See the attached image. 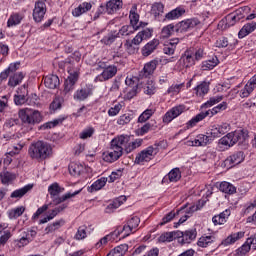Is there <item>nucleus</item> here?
I'll return each instance as SVG.
<instances>
[{"label": "nucleus", "instance_id": "f257e3e1", "mask_svg": "<svg viewBox=\"0 0 256 256\" xmlns=\"http://www.w3.org/2000/svg\"><path fill=\"white\" fill-rule=\"evenodd\" d=\"M143 145V139L138 138L131 142V136L122 134L116 136L110 142V149L116 152V155L123 157V151L126 153H132L135 149H139Z\"/></svg>", "mask_w": 256, "mask_h": 256}, {"label": "nucleus", "instance_id": "f03ea898", "mask_svg": "<svg viewBox=\"0 0 256 256\" xmlns=\"http://www.w3.org/2000/svg\"><path fill=\"white\" fill-rule=\"evenodd\" d=\"M53 148L47 142L37 141L30 144L28 148V155L30 159L34 161H45L48 157H51Z\"/></svg>", "mask_w": 256, "mask_h": 256}, {"label": "nucleus", "instance_id": "7ed1b4c3", "mask_svg": "<svg viewBox=\"0 0 256 256\" xmlns=\"http://www.w3.org/2000/svg\"><path fill=\"white\" fill-rule=\"evenodd\" d=\"M153 37V29L146 28L137 33V35L132 40H126L124 42V49L129 55H135L137 51H139V45L143 43V41H147Z\"/></svg>", "mask_w": 256, "mask_h": 256}, {"label": "nucleus", "instance_id": "20e7f679", "mask_svg": "<svg viewBox=\"0 0 256 256\" xmlns=\"http://www.w3.org/2000/svg\"><path fill=\"white\" fill-rule=\"evenodd\" d=\"M227 107V102H222L212 109L198 113L185 124V129H193V127L197 126V123H201V121H203L206 117H215V115H218V113H222V111L227 110Z\"/></svg>", "mask_w": 256, "mask_h": 256}, {"label": "nucleus", "instance_id": "39448f33", "mask_svg": "<svg viewBox=\"0 0 256 256\" xmlns=\"http://www.w3.org/2000/svg\"><path fill=\"white\" fill-rule=\"evenodd\" d=\"M63 191H65V188L60 187L59 183L54 182L52 183L49 187H48V193L53 201L54 205H61V203H65V201H67V199H71L72 197H75V195H79V193H81V191H75L73 193L68 192L62 196L61 193H63Z\"/></svg>", "mask_w": 256, "mask_h": 256}, {"label": "nucleus", "instance_id": "423d86ee", "mask_svg": "<svg viewBox=\"0 0 256 256\" xmlns=\"http://www.w3.org/2000/svg\"><path fill=\"white\" fill-rule=\"evenodd\" d=\"M249 137V132L247 130H236L230 132L220 139V144L225 145V147H233L236 143H245Z\"/></svg>", "mask_w": 256, "mask_h": 256}, {"label": "nucleus", "instance_id": "0eeeda50", "mask_svg": "<svg viewBox=\"0 0 256 256\" xmlns=\"http://www.w3.org/2000/svg\"><path fill=\"white\" fill-rule=\"evenodd\" d=\"M18 115L23 125H29L30 127L43 121V116H41L39 110L24 108L18 112Z\"/></svg>", "mask_w": 256, "mask_h": 256}, {"label": "nucleus", "instance_id": "6e6552de", "mask_svg": "<svg viewBox=\"0 0 256 256\" xmlns=\"http://www.w3.org/2000/svg\"><path fill=\"white\" fill-rule=\"evenodd\" d=\"M139 223H141V219L138 216H132L123 226V228L121 230H116L114 234L122 235L123 238L129 237L131 233L137 232V227H139Z\"/></svg>", "mask_w": 256, "mask_h": 256}, {"label": "nucleus", "instance_id": "1a4fd4ad", "mask_svg": "<svg viewBox=\"0 0 256 256\" xmlns=\"http://www.w3.org/2000/svg\"><path fill=\"white\" fill-rule=\"evenodd\" d=\"M155 155H157V148L148 146L136 155L134 163L136 165H144L145 163H149V161H153Z\"/></svg>", "mask_w": 256, "mask_h": 256}, {"label": "nucleus", "instance_id": "9d476101", "mask_svg": "<svg viewBox=\"0 0 256 256\" xmlns=\"http://www.w3.org/2000/svg\"><path fill=\"white\" fill-rule=\"evenodd\" d=\"M125 83L127 85L125 99L131 101V99H133V97H136L137 93H139V78L135 76H128L125 79Z\"/></svg>", "mask_w": 256, "mask_h": 256}, {"label": "nucleus", "instance_id": "9b49d317", "mask_svg": "<svg viewBox=\"0 0 256 256\" xmlns=\"http://www.w3.org/2000/svg\"><path fill=\"white\" fill-rule=\"evenodd\" d=\"M185 112H187V106L185 104L176 105L164 114L162 121L163 123L169 124L173 119H177V117L183 115Z\"/></svg>", "mask_w": 256, "mask_h": 256}, {"label": "nucleus", "instance_id": "f8f14e48", "mask_svg": "<svg viewBox=\"0 0 256 256\" xmlns=\"http://www.w3.org/2000/svg\"><path fill=\"white\" fill-rule=\"evenodd\" d=\"M195 53L191 49H187L181 55L180 59L177 62L179 69H189L195 65Z\"/></svg>", "mask_w": 256, "mask_h": 256}, {"label": "nucleus", "instance_id": "ddd939ff", "mask_svg": "<svg viewBox=\"0 0 256 256\" xmlns=\"http://www.w3.org/2000/svg\"><path fill=\"white\" fill-rule=\"evenodd\" d=\"M69 76L64 82V91L63 93L67 95L70 91H73L75 83L79 81V68L68 69Z\"/></svg>", "mask_w": 256, "mask_h": 256}, {"label": "nucleus", "instance_id": "4468645a", "mask_svg": "<svg viewBox=\"0 0 256 256\" xmlns=\"http://www.w3.org/2000/svg\"><path fill=\"white\" fill-rule=\"evenodd\" d=\"M229 131H231V125L227 122L221 124H214L211 126L210 129V137L212 138L213 141L214 139L223 137V135L229 133Z\"/></svg>", "mask_w": 256, "mask_h": 256}, {"label": "nucleus", "instance_id": "2eb2a0df", "mask_svg": "<svg viewBox=\"0 0 256 256\" xmlns=\"http://www.w3.org/2000/svg\"><path fill=\"white\" fill-rule=\"evenodd\" d=\"M213 141V138H211L210 134H198L194 140H188L185 142V145L188 147H207L209 143Z\"/></svg>", "mask_w": 256, "mask_h": 256}, {"label": "nucleus", "instance_id": "dca6fc26", "mask_svg": "<svg viewBox=\"0 0 256 256\" xmlns=\"http://www.w3.org/2000/svg\"><path fill=\"white\" fill-rule=\"evenodd\" d=\"M200 23L201 21H199V19L197 18L183 20L176 25V32L185 33L190 29H195V27H197V25H200Z\"/></svg>", "mask_w": 256, "mask_h": 256}, {"label": "nucleus", "instance_id": "f3484780", "mask_svg": "<svg viewBox=\"0 0 256 256\" xmlns=\"http://www.w3.org/2000/svg\"><path fill=\"white\" fill-rule=\"evenodd\" d=\"M45 13H47V6L43 1H38L35 3V7L33 10V19L36 23H41L43 21V17H45Z\"/></svg>", "mask_w": 256, "mask_h": 256}, {"label": "nucleus", "instance_id": "a211bd4d", "mask_svg": "<svg viewBox=\"0 0 256 256\" xmlns=\"http://www.w3.org/2000/svg\"><path fill=\"white\" fill-rule=\"evenodd\" d=\"M243 237H245V232L243 231L231 233L222 240L220 245L222 247H229L231 245H235V243H237V241H240V239H243Z\"/></svg>", "mask_w": 256, "mask_h": 256}, {"label": "nucleus", "instance_id": "6ab92c4d", "mask_svg": "<svg viewBox=\"0 0 256 256\" xmlns=\"http://www.w3.org/2000/svg\"><path fill=\"white\" fill-rule=\"evenodd\" d=\"M243 161H245V154L241 151L236 152L234 154H232L230 157H228L225 160V165L226 167H235L236 165H239L241 163H243Z\"/></svg>", "mask_w": 256, "mask_h": 256}, {"label": "nucleus", "instance_id": "aec40b11", "mask_svg": "<svg viewBox=\"0 0 256 256\" xmlns=\"http://www.w3.org/2000/svg\"><path fill=\"white\" fill-rule=\"evenodd\" d=\"M195 239H197V230H186L181 232V236L178 237V243L180 245H189Z\"/></svg>", "mask_w": 256, "mask_h": 256}, {"label": "nucleus", "instance_id": "412c9836", "mask_svg": "<svg viewBox=\"0 0 256 256\" xmlns=\"http://www.w3.org/2000/svg\"><path fill=\"white\" fill-rule=\"evenodd\" d=\"M115 75H117V66H108L98 75V81H109V79H113Z\"/></svg>", "mask_w": 256, "mask_h": 256}, {"label": "nucleus", "instance_id": "4be33fe9", "mask_svg": "<svg viewBox=\"0 0 256 256\" xmlns=\"http://www.w3.org/2000/svg\"><path fill=\"white\" fill-rule=\"evenodd\" d=\"M91 95H93V88L86 85L74 93V99L75 101H85V99Z\"/></svg>", "mask_w": 256, "mask_h": 256}, {"label": "nucleus", "instance_id": "5701e85b", "mask_svg": "<svg viewBox=\"0 0 256 256\" xmlns=\"http://www.w3.org/2000/svg\"><path fill=\"white\" fill-rule=\"evenodd\" d=\"M229 217H231V209H226L223 212H221L220 214L215 215L212 218V223L215 226L225 225V223H227V221L229 220Z\"/></svg>", "mask_w": 256, "mask_h": 256}, {"label": "nucleus", "instance_id": "b1692460", "mask_svg": "<svg viewBox=\"0 0 256 256\" xmlns=\"http://www.w3.org/2000/svg\"><path fill=\"white\" fill-rule=\"evenodd\" d=\"M177 45H179V38H173L164 43L163 53L165 55H174L175 49H177Z\"/></svg>", "mask_w": 256, "mask_h": 256}, {"label": "nucleus", "instance_id": "393cba45", "mask_svg": "<svg viewBox=\"0 0 256 256\" xmlns=\"http://www.w3.org/2000/svg\"><path fill=\"white\" fill-rule=\"evenodd\" d=\"M130 25L133 29L138 30L139 27L143 26V22H139V14H137V6H133L129 14Z\"/></svg>", "mask_w": 256, "mask_h": 256}, {"label": "nucleus", "instance_id": "a878e982", "mask_svg": "<svg viewBox=\"0 0 256 256\" xmlns=\"http://www.w3.org/2000/svg\"><path fill=\"white\" fill-rule=\"evenodd\" d=\"M123 7V1L121 0H110L107 2L104 11H107L108 15H113V13H117L119 9Z\"/></svg>", "mask_w": 256, "mask_h": 256}, {"label": "nucleus", "instance_id": "bb28decb", "mask_svg": "<svg viewBox=\"0 0 256 256\" xmlns=\"http://www.w3.org/2000/svg\"><path fill=\"white\" fill-rule=\"evenodd\" d=\"M181 180V169L174 168L172 169L162 180L163 183H177V181Z\"/></svg>", "mask_w": 256, "mask_h": 256}, {"label": "nucleus", "instance_id": "cd10ccee", "mask_svg": "<svg viewBox=\"0 0 256 256\" xmlns=\"http://www.w3.org/2000/svg\"><path fill=\"white\" fill-rule=\"evenodd\" d=\"M159 47V39H153L150 42H148L146 45L143 46L142 48V55L143 57H149L155 49Z\"/></svg>", "mask_w": 256, "mask_h": 256}, {"label": "nucleus", "instance_id": "c85d7f7f", "mask_svg": "<svg viewBox=\"0 0 256 256\" xmlns=\"http://www.w3.org/2000/svg\"><path fill=\"white\" fill-rule=\"evenodd\" d=\"M218 189L221 193H225L226 195H235V193H237V187L227 181H222L219 184Z\"/></svg>", "mask_w": 256, "mask_h": 256}, {"label": "nucleus", "instance_id": "c756f323", "mask_svg": "<svg viewBox=\"0 0 256 256\" xmlns=\"http://www.w3.org/2000/svg\"><path fill=\"white\" fill-rule=\"evenodd\" d=\"M157 65H159V60L154 59L144 65L143 75L142 77H149L155 73V69H157Z\"/></svg>", "mask_w": 256, "mask_h": 256}, {"label": "nucleus", "instance_id": "7c9ffc66", "mask_svg": "<svg viewBox=\"0 0 256 256\" xmlns=\"http://www.w3.org/2000/svg\"><path fill=\"white\" fill-rule=\"evenodd\" d=\"M255 29H256L255 21L245 24L238 33L239 39H243L247 37V35H251V33L255 31Z\"/></svg>", "mask_w": 256, "mask_h": 256}, {"label": "nucleus", "instance_id": "2f4dec72", "mask_svg": "<svg viewBox=\"0 0 256 256\" xmlns=\"http://www.w3.org/2000/svg\"><path fill=\"white\" fill-rule=\"evenodd\" d=\"M209 93V82L203 81L200 82L195 88H194V94L196 97H205Z\"/></svg>", "mask_w": 256, "mask_h": 256}, {"label": "nucleus", "instance_id": "473e14b6", "mask_svg": "<svg viewBox=\"0 0 256 256\" xmlns=\"http://www.w3.org/2000/svg\"><path fill=\"white\" fill-rule=\"evenodd\" d=\"M44 85L48 89H57L60 85L59 76L49 75L44 78Z\"/></svg>", "mask_w": 256, "mask_h": 256}, {"label": "nucleus", "instance_id": "72a5a7b5", "mask_svg": "<svg viewBox=\"0 0 256 256\" xmlns=\"http://www.w3.org/2000/svg\"><path fill=\"white\" fill-rule=\"evenodd\" d=\"M251 243L253 240L246 239L245 243L242 244L238 249L235 251V256H247L249 255V251H251Z\"/></svg>", "mask_w": 256, "mask_h": 256}, {"label": "nucleus", "instance_id": "f704fd0d", "mask_svg": "<svg viewBox=\"0 0 256 256\" xmlns=\"http://www.w3.org/2000/svg\"><path fill=\"white\" fill-rule=\"evenodd\" d=\"M217 47H235L237 45V39L233 36L222 37L216 42Z\"/></svg>", "mask_w": 256, "mask_h": 256}, {"label": "nucleus", "instance_id": "c9c22d12", "mask_svg": "<svg viewBox=\"0 0 256 256\" xmlns=\"http://www.w3.org/2000/svg\"><path fill=\"white\" fill-rule=\"evenodd\" d=\"M102 159L106 163H115V161L121 159V156L110 148L108 151L102 153Z\"/></svg>", "mask_w": 256, "mask_h": 256}, {"label": "nucleus", "instance_id": "e433bc0d", "mask_svg": "<svg viewBox=\"0 0 256 256\" xmlns=\"http://www.w3.org/2000/svg\"><path fill=\"white\" fill-rule=\"evenodd\" d=\"M23 79H25V75H23L22 72L14 73L9 77L8 87L15 88L17 85H21Z\"/></svg>", "mask_w": 256, "mask_h": 256}, {"label": "nucleus", "instance_id": "4c0bfd02", "mask_svg": "<svg viewBox=\"0 0 256 256\" xmlns=\"http://www.w3.org/2000/svg\"><path fill=\"white\" fill-rule=\"evenodd\" d=\"M217 65H219V58L213 56L211 59L202 62L201 69L202 71H211V69H215Z\"/></svg>", "mask_w": 256, "mask_h": 256}, {"label": "nucleus", "instance_id": "58836bf2", "mask_svg": "<svg viewBox=\"0 0 256 256\" xmlns=\"http://www.w3.org/2000/svg\"><path fill=\"white\" fill-rule=\"evenodd\" d=\"M32 189H33V185L28 184L23 188L17 189L14 192H12L10 197L12 199H21V197H24L25 195H27V193H29V191H31Z\"/></svg>", "mask_w": 256, "mask_h": 256}, {"label": "nucleus", "instance_id": "ea45409f", "mask_svg": "<svg viewBox=\"0 0 256 256\" xmlns=\"http://www.w3.org/2000/svg\"><path fill=\"white\" fill-rule=\"evenodd\" d=\"M91 7V3L84 2L72 11V15L73 17H81L83 13H87V11H90Z\"/></svg>", "mask_w": 256, "mask_h": 256}, {"label": "nucleus", "instance_id": "a19ab883", "mask_svg": "<svg viewBox=\"0 0 256 256\" xmlns=\"http://www.w3.org/2000/svg\"><path fill=\"white\" fill-rule=\"evenodd\" d=\"M184 13V8L177 7L176 9H173L172 11L168 12L165 15V19H167L168 21H174L175 19H179V17H182Z\"/></svg>", "mask_w": 256, "mask_h": 256}, {"label": "nucleus", "instance_id": "79ce46f5", "mask_svg": "<svg viewBox=\"0 0 256 256\" xmlns=\"http://www.w3.org/2000/svg\"><path fill=\"white\" fill-rule=\"evenodd\" d=\"M127 251H129V246L127 244H121L115 247L106 256H124L127 253Z\"/></svg>", "mask_w": 256, "mask_h": 256}, {"label": "nucleus", "instance_id": "37998d69", "mask_svg": "<svg viewBox=\"0 0 256 256\" xmlns=\"http://www.w3.org/2000/svg\"><path fill=\"white\" fill-rule=\"evenodd\" d=\"M212 243H215L214 236H201L197 241L198 247H202L203 249L209 247Z\"/></svg>", "mask_w": 256, "mask_h": 256}, {"label": "nucleus", "instance_id": "c03bdc74", "mask_svg": "<svg viewBox=\"0 0 256 256\" xmlns=\"http://www.w3.org/2000/svg\"><path fill=\"white\" fill-rule=\"evenodd\" d=\"M23 21V16L19 13L11 14L8 21H7V27H15L19 25Z\"/></svg>", "mask_w": 256, "mask_h": 256}, {"label": "nucleus", "instance_id": "a18cd8bd", "mask_svg": "<svg viewBox=\"0 0 256 256\" xmlns=\"http://www.w3.org/2000/svg\"><path fill=\"white\" fill-rule=\"evenodd\" d=\"M177 237V232H164L158 238L159 243H171Z\"/></svg>", "mask_w": 256, "mask_h": 256}, {"label": "nucleus", "instance_id": "49530a36", "mask_svg": "<svg viewBox=\"0 0 256 256\" xmlns=\"http://www.w3.org/2000/svg\"><path fill=\"white\" fill-rule=\"evenodd\" d=\"M64 102H65V99H63V97L55 96L53 101L50 103V106H49L50 111H53V113H55V111H57L58 109H61Z\"/></svg>", "mask_w": 256, "mask_h": 256}, {"label": "nucleus", "instance_id": "de8ad7c7", "mask_svg": "<svg viewBox=\"0 0 256 256\" xmlns=\"http://www.w3.org/2000/svg\"><path fill=\"white\" fill-rule=\"evenodd\" d=\"M125 201H127V197L126 196H120L116 199H114L112 201V203H110L107 207V213H109V209H119L123 203H125Z\"/></svg>", "mask_w": 256, "mask_h": 256}, {"label": "nucleus", "instance_id": "09e8293b", "mask_svg": "<svg viewBox=\"0 0 256 256\" xmlns=\"http://www.w3.org/2000/svg\"><path fill=\"white\" fill-rule=\"evenodd\" d=\"M153 115H155V109H153V108L146 109L138 117V123H146V121H149V119H151V117H153Z\"/></svg>", "mask_w": 256, "mask_h": 256}, {"label": "nucleus", "instance_id": "8fccbe9b", "mask_svg": "<svg viewBox=\"0 0 256 256\" xmlns=\"http://www.w3.org/2000/svg\"><path fill=\"white\" fill-rule=\"evenodd\" d=\"M185 87L184 84H172L166 91V95H170V97H175L176 95L181 93V89Z\"/></svg>", "mask_w": 256, "mask_h": 256}, {"label": "nucleus", "instance_id": "3c124183", "mask_svg": "<svg viewBox=\"0 0 256 256\" xmlns=\"http://www.w3.org/2000/svg\"><path fill=\"white\" fill-rule=\"evenodd\" d=\"M174 32H175V25L168 24L162 28L160 37L161 39H169V37H171V35H173Z\"/></svg>", "mask_w": 256, "mask_h": 256}, {"label": "nucleus", "instance_id": "603ef678", "mask_svg": "<svg viewBox=\"0 0 256 256\" xmlns=\"http://www.w3.org/2000/svg\"><path fill=\"white\" fill-rule=\"evenodd\" d=\"M135 31V28H133L132 26L124 25L121 27V29L115 37H128V35H133Z\"/></svg>", "mask_w": 256, "mask_h": 256}, {"label": "nucleus", "instance_id": "864d4df0", "mask_svg": "<svg viewBox=\"0 0 256 256\" xmlns=\"http://www.w3.org/2000/svg\"><path fill=\"white\" fill-rule=\"evenodd\" d=\"M180 213H181V210H178L177 212L175 211L169 212L162 218V221L158 225H160V227H163V225H167V223H171V221L175 219V217H177V215H179Z\"/></svg>", "mask_w": 256, "mask_h": 256}, {"label": "nucleus", "instance_id": "5fc2aeb1", "mask_svg": "<svg viewBox=\"0 0 256 256\" xmlns=\"http://www.w3.org/2000/svg\"><path fill=\"white\" fill-rule=\"evenodd\" d=\"M0 177L3 185H7L8 183H11V181H15V179H17V176L9 171L1 173Z\"/></svg>", "mask_w": 256, "mask_h": 256}, {"label": "nucleus", "instance_id": "6e6d98bb", "mask_svg": "<svg viewBox=\"0 0 256 256\" xmlns=\"http://www.w3.org/2000/svg\"><path fill=\"white\" fill-rule=\"evenodd\" d=\"M164 9L165 6H163L162 3L156 2L151 7V14L154 15V17H159V15H163Z\"/></svg>", "mask_w": 256, "mask_h": 256}, {"label": "nucleus", "instance_id": "4d7b16f0", "mask_svg": "<svg viewBox=\"0 0 256 256\" xmlns=\"http://www.w3.org/2000/svg\"><path fill=\"white\" fill-rule=\"evenodd\" d=\"M221 101H223V96L211 97L206 103L202 105V108L209 109V107H213V105H217V103H221Z\"/></svg>", "mask_w": 256, "mask_h": 256}, {"label": "nucleus", "instance_id": "13d9d810", "mask_svg": "<svg viewBox=\"0 0 256 256\" xmlns=\"http://www.w3.org/2000/svg\"><path fill=\"white\" fill-rule=\"evenodd\" d=\"M87 237V226L83 225L80 226L74 236V239L76 241H82V239H85Z\"/></svg>", "mask_w": 256, "mask_h": 256}, {"label": "nucleus", "instance_id": "bf43d9fd", "mask_svg": "<svg viewBox=\"0 0 256 256\" xmlns=\"http://www.w3.org/2000/svg\"><path fill=\"white\" fill-rule=\"evenodd\" d=\"M132 120H133V114L126 113V114L121 115L118 118L117 123L122 126L129 125V123H131Z\"/></svg>", "mask_w": 256, "mask_h": 256}, {"label": "nucleus", "instance_id": "052dcab7", "mask_svg": "<svg viewBox=\"0 0 256 256\" xmlns=\"http://www.w3.org/2000/svg\"><path fill=\"white\" fill-rule=\"evenodd\" d=\"M95 134V128L93 127H88L86 129H84L80 134L79 137L83 140L85 139H89L91 137H93V135Z\"/></svg>", "mask_w": 256, "mask_h": 256}, {"label": "nucleus", "instance_id": "680f3d73", "mask_svg": "<svg viewBox=\"0 0 256 256\" xmlns=\"http://www.w3.org/2000/svg\"><path fill=\"white\" fill-rule=\"evenodd\" d=\"M67 207V204H62L56 208H54L50 214L48 215V219L53 220L55 219V217H57V215H59V213H61V211H65V208Z\"/></svg>", "mask_w": 256, "mask_h": 256}, {"label": "nucleus", "instance_id": "e2e57ef3", "mask_svg": "<svg viewBox=\"0 0 256 256\" xmlns=\"http://www.w3.org/2000/svg\"><path fill=\"white\" fill-rule=\"evenodd\" d=\"M69 173L71 175H74V177L77 175H81V173H83V166L78 164H71L69 166Z\"/></svg>", "mask_w": 256, "mask_h": 256}, {"label": "nucleus", "instance_id": "0e129e2a", "mask_svg": "<svg viewBox=\"0 0 256 256\" xmlns=\"http://www.w3.org/2000/svg\"><path fill=\"white\" fill-rule=\"evenodd\" d=\"M121 109H123V104L121 103H116L113 107H111L108 110V115L109 117H115L116 115H119Z\"/></svg>", "mask_w": 256, "mask_h": 256}, {"label": "nucleus", "instance_id": "69168bd1", "mask_svg": "<svg viewBox=\"0 0 256 256\" xmlns=\"http://www.w3.org/2000/svg\"><path fill=\"white\" fill-rule=\"evenodd\" d=\"M253 91H255V88L250 86L249 83L247 82L244 88L240 91V97L242 99H245V97H249V95H251Z\"/></svg>", "mask_w": 256, "mask_h": 256}, {"label": "nucleus", "instance_id": "338daca9", "mask_svg": "<svg viewBox=\"0 0 256 256\" xmlns=\"http://www.w3.org/2000/svg\"><path fill=\"white\" fill-rule=\"evenodd\" d=\"M256 209V201L247 203L242 209L243 215H250Z\"/></svg>", "mask_w": 256, "mask_h": 256}, {"label": "nucleus", "instance_id": "774afa93", "mask_svg": "<svg viewBox=\"0 0 256 256\" xmlns=\"http://www.w3.org/2000/svg\"><path fill=\"white\" fill-rule=\"evenodd\" d=\"M64 121L65 118H58L53 122H47L44 125H42V129H53V127H57V125H60V123H63Z\"/></svg>", "mask_w": 256, "mask_h": 256}]
</instances>
